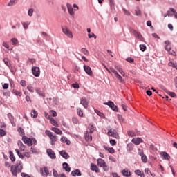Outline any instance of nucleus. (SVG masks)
I'll return each instance as SVG.
<instances>
[{"mask_svg":"<svg viewBox=\"0 0 177 177\" xmlns=\"http://www.w3.org/2000/svg\"><path fill=\"white\" fill-rule=\"evenodd\" d=\"M23 171V163L21 161H18L15 165H12L10 172L13 176H17V174H20Z\"/></svg>","mask_w":177,"mask_h":177,"instance_id":"1","label":"nucleus"},{"mask_svg":"<svg viewBox=\"0 0 177 177\" xmlns=\"http://www.w3.org/2000/svg\"><path fill=\"white\" fill-rule=\"evenodd\" d=\"M62 32H64V34L65 35H66V37H68V38H71V39L73 38V32H71L68 28L62 27Z\"/></svg>","mask_w":177,"mask_h":177,"instance_id":"2","label":"nucleus"},{"mask_svg":"<svg viewBox=\"0 0 177 177\" xmlns=\"http://www.w3.org/2000/svg\"><path fill=\"white\" fill-rule=\"evenodd\" d=\"M108 135L109 136H111L112 138H115V139H118V138H120L117 130L113 129H111L108 131Z\"/></svg>","mask_w":177,"mask_h":177,"instance_id":"3","label":"nucleus"},{"mask_svg":"<svg viewBox=\"0 0 177 177\" xmlns=\"http://www.w3.org/2000/svg\"><path fill=\"white\" fill-rule=\"evenodd\" d=\"M24 143L28 145V146H32V138H27L26 136L22 137Z\"/></svg>","mask_w":177,"mask_h":177,"instance_id":"4","label":"nucleus"},{"mask_svg":"<svg viewBox=\"0 0 177 177\" xmlns=\"http://www.w3.org/2000/svg\"><path fill=\"white\" fill-rule=\"evenodd\" d=\"M32 72L35 77H39L41 75V71L39 68L35 66L32 68Z\"/></svg>","mask_w":177,"mask_h":177,"instance_id":"5","label":"nucleus"},{"mask_svg":"<svg viewBox=\"0 0 177 177\" xmlns=\"http://www.w3.org/2000/svg\"><path fill=\"white\" fill-rule=\"evenodd\" d=\"M46 152L50 158H52V160L56 159V153H55V151H53L52 149H47Z\"/></svg>","mask_w":177,"mask_h":177,"instance_id":"6","label":"nucleus"},{"mask_svg":"<svg viewBox=\"0 0 177 177\" xmlns=\"http://www.w3.org/2000/svg\"><path fill=\"white\" fill-rule=\"evenodd\" d=\"M84 138L86 142H92V133L86 131L84 134Z\"/></svg>","mask_w":177,"mask_h":177,"instance_id":"7","label":"nucleus"},{"mask_svg":"<svg viewBox=\"0 0 177 177\" xmlns=\"http://www.w3.org/2000/svg\"><path fill=\"white\" fill-rule=\"evenodd\" d=\"M131 142L136 145V146L140 145V143H143V140L140 138H133Z\"/></svg>","mask_w":177,"mask_h":177,"instance_id":"8","label":"nucleus"},{"mask_svg":"<svg viewBox=\"0 0 177 177\" xmlns=\"http://www.w3.org/2000/svg\"><path fill=\"white\" fill-rule=\"evenodd\" d=\"M84 70L85 73H86V74H88V75H90L91 77H92V75H93L92 69L88 66L84 65Z\"/></svg>","mask_w":177,"mask_h":177,"instance_id":"9","label":"nucleus"},{"mask_svg":"<svg viewBox=\"0 0 177 177\" xmlns=\"http://www.w3.org/2000/svg\"><path fill=\"white\" fill-rule=\"evenodd\" d=\"M42 176L46 177L49 175V169L48 167H44L43 169H41Z\"/></svg>","mask_w":177,"mask_h":177,"instance_id":"10","label":"nucleus"},{"mask_svg":"<svg viewBox=\"0 0 177 177\" xmlns=\"http://www.w3.org/2000/svg\"><path fill=\"white\" fill-rule=\"evenodd\" d=\"M97 165L102 168V167L106 165V162L102 158H98L97 160Z\"/></svg>","mask_w":177,"mask_h":177,"instance_id":"11","label":"nucleus"},{"mask_svg":"<svg viewBox=\"0 0 177 177\" xmlns=\"http://www.w3.org/2000/svg\"><path fill=\"white\" fill-rule=\"evenodd\" d=\"M80 104H82L84 109H88V101H86V98L85 97L81 98Z\"/></svg>","mask_w":177,"mask_h":177,"instance_id":"12","label":"nucleus"},{"mask_svg":"<svg viewBox=\"0 0 177 177\" xmlns=\"http://www.w3.org/2000/svg\"><path fill=\"white\" fill-rule=\"evenodd\" d=\"M134 36L136 38H138L140 41H145V38H143V36H142V34L139 33V32L134 31Z\"/></svg>","mask_w":177,"mask_h":177,"instance_id":"13","label":"nucleus"},{"mask_svg":"<svg viewBox=\"0 0 177 177\" xmlns=\"http://www.w3.org/2000/svg\"><path fill=\"white\" fill-rule=\"evenodd\" d=\"M68 12L71 16H74V8L71 6L70 3H67Z\"/></svg>","mask_w":177,"mask_h":177,"instance_id":"14","label":"nucleus"},{"mask_svg":"<svg viewBox=\"0 0 177 177\" xmlns=\"http://www.w3.org/2000/svg\"><path fill=\"white\" fill-rule=\"evenodd\" d=\"M165 50H167V52H169L172 48L171 47V42L167 40L165 41Z\"/></svg>","mask_w":177,"mask_h":177,"instance_id":"15","label":"nucleus"},{"mask_svg":"<svg viewBox=\"0 0 177 177\" xmlns=\"http://www.w3.org/2000/svg\"><path fill=\"white\" fill-rule=\"evenodd\" d=\"M122 174L123 176H127V177H129L131 176V175H132V174L131 173V171L129 170H128V169H124L122 171Z\"/></svg>","mask_w":177,"mask_h":177,"instance_id":"16","label":"nucleus"},{"mask_svg":"<svg viewBox=\"0 0 177 177\" xmlns=\"http://www.w3.org/2000/svg\"><path fill=\"white\" fill-rule=\"evenodd\" d=\"M72 176H81L82 174H81V171L80 169H77L76 170H73L71 171Z\"/></svg>","mask_w":177,"mask_h":177,"instance_id":"17","label":"nucleus"},{"mask_svg":"<svg viewBox=\"0 0 177 177\" xmlns=\"http://www.w3.org/2000/svg\"><path fill=\"white\" fill-rule=\"evenodd\" d=\"M91 171H95V172H96L97 174L100 172L99 167H97V166H96V165H95L93 163L91 164Z\"/></svg>","mask_w":177,"mask_h":177,"instance_id":"18","label":"nucleus"},{"mask_svg":"<svg viewBox=\"0 0 177 177\" xmlns=\"http://www.w3.org/2000/svg\"><path fill=\"white\" fill-rule=\"evenodd\" d=\"M59 154L62 156V157H63V158H65V160L70 158V155L64 151H59Z\"/></svg>","mask_w":177,"mask_h":177,"instance_id":"19","label":"nucleus"},{"mask_svg":"<svg viewBox=\"0 0 177 177\" xmlns=\"http://www.w3.org/2000/svg\"><path fill=\"white\" fill-rule=\"evenodd\" d=\"M88 129H89L88 132L93 133V132H95V129H96V127H95V125H93V124L90 123L88 126Z\"/></svg>","mask_w":177,"mask_h":177,"instance_id":"20","label":"nucleus"},{"mask_svg":"<svg viewBox=\"0 0 177 177\" xmlns=\"http://www.w3.org/2000/svg\"><path fill=\"white\" fill-rule=\"evenodd\" d=\"M8 117L12 125H16V123H15V117H13V115H12V113H8Z\"/></svg>","mask_w":177,"mask_h":177,"instance_id":"21","label":"nucleus"},{"mask_svg":"<svg viewBox=\"0 0 177 177\" xmlns=\"http://www.w3.org/2000/svg\"><path fill=\"white\" fill-rule=\"evenodd\" d=\"M161 156H162V157H163L164 160H170L171 159V156L167 152H162Z\"/></svg>","mask_w":177,"mask_h":177,"instance_id":"22","label":"nucleus"},{"mask_svg":"<svg viewBox=\"0 0 177 177\" xmlns=\"http://www.w3.org/2000/svg\"><path fill=\"white\" fill-rule=\"evenodd\" d=\"M104 149H105V150L109 151V153L111 154H114V153H115V150H114V148L113 147L110 148L109 147L104 146Z\"/></svg>","mask_w":177,"mask_h":177,"instance_id":"23","label":"nucleus"},{"mask_svg":"<svg viewBox=\"0 0 177 177\" xmlns=\"http://www.w3.org/2000/svg\"><path fill=\"white\" fill-rule=\"evenodd\" d=\"M62 165L64 169H65L66 172H70L71 171V168L68 167V164L67 162H64Z\"/></svg>","mask_w":177,"mask_h":177,"instance_id":"24","label":"nucleus"},{"mask_svg":"<svg viewBox=\"0 0 177 177\" xmlns=\"http://www.w3.org/2000/svg\"><path fill=\"white\" fill-rule=\"evenodd\" d=\"M51 130L53 131V132H55V133H57V135H62L63 133L62 130L56 127H52Z\"/></svg>","mask_w":177,"mask_h":177,"instance_id":"25","label":"nucleus"},{"mask_svg":"<svg viewBox=\"0 0 177 177\" xmlns=\"http://www.w3.org/2000/svg\"><path fill=\"white\" fill-rule=\"evenodd\" d=\"M61 142L62 143H66V145H71V142L67 138V137H62L61 138Z\"/></svg>","mask_w":177,"mask_h":177,"instance_id":"26","label":"nucleus"},{"mask_svg":"<svg viewBox=\"0 0 177 177\" xmlns=\"http://www.w3.org/2000/svg\"><path fill=\"white\" fill-rule=\"evenodd\" d=\"M115 77L117 78V80H118L120 81V82L121 84H125V81L122 78V75H120V74L118 73L116 75H115Z\"/></svg>","mask_w":177,"mask_h":177,"instance_id":"27","label":"nucleus"},{"mask_svg":"<svg viewBox=\"0 0 177 177\" xmlns=\"http://www.w3.org/2000/svg\"><path fill=\"white\" fill-rule=\"evenodd\" d=\"M116 70L121 74V75H122V77H125V72H124L122 68L118 66L116 67Z\"/></svg>","mask_w":177,"mask_h":177,"instance_id":"28","label":"nucleus"},{"mask_svg":"<svg viewBox=\"0 0 177 177\" xmlns=\"http://www.w3.org/2000/svg\"><path fill=\"white\" fill-rule=\"evenodd\" d=\"M50 122L52 124V125H54V127H57V128H59V124H57V122L53 118H50Z\"/></svg>","mask_w":177,"mask_h":177,"instance_id":"29","label":"nucleus"},{"mask_svg":"<svg viewBox=\"0 0 177 177\" xmlns=\"http://www.w3.org/2000/svg\"><path fill=\"white\" fill-rule=\"evenodd\" d=\"M36 93L39 95V96H41L42 97H45V93H42V91H41V89L39 88H36L35 89Z\"/></svg>","mask_w":177,"mask_h":177,"instance_id":"30","label":"nucleus"},{"mask_svg":"<svg viewBox=\"0 0 177 177\" xmlns=\"http://www.w3.org/2000/svg\"><path fill=\"white\" fill-rule=\"evenodd\" d=\"M31 117H32V118H37L38 117V112L35 110H32L31 112Z\"/></svg>","mask_w":177,"mask_h":177,"instance_id":"31","label":"nucleus"},{"mask_svg":"<svg viewBox=\"0 0 177 177\" xmlns=\"http://www.w3.org/2000/svg\"><path fill=\"white\" fill-rule=\"evenodd\" d=\"M81 50L84 55H86V56H89V51H88V49L86 48H82Z\"/></svg>","mask_w":177,"mask_h":177,"instance_id":"32","label":"nucleus"},{"mask_svg":"<svg viewBox=\"0 0 177 177\" xmlns=\"http://www.w3.org/2000/svg\"><path fill=\"white\" fill-rule=\"evenodd\" d=\"M77 113L79 117H84V112L82 111V110H81L80 108H78L77 109Z\"/></svg>","mask_w":177,"mask_h":177,"instance_id":"33","label":"nucleus"},{"mask_svg":"<svg viewBox=\"0 0 177 177\" xmlns=\"http://www.w3.org/2000/svg\"><path fill=\"white\" fill-rule=\"evenodd\" d=\"M10 158L11 161H12V162L16 161V158L15 157L13 152H12L11 151H10Z\"/></svg>","mask_w":177,"mask_h":177,"instance_id":"34","label":"nucleus"},{"mask_svg":"<svg viewBox=\"0 0 177 177\" xmlns=\"http://www.w3.org/2000/svg\"><path fill=\"white\" fill-rule=\"evenodd\" d=\"M109 71L111 73L109 74H111V73H113L114 74V75H116L118 73V72H117V71H115V69H114V68H113V67L109 68Z\"/></svg>","mask_w":177,"mask_h":177,"instance_id":"35","label":"nucleus"},{"mask_svg":"<svg viewBox=\"0 0 177 177\" xmlns=\"http://www.w3.org/2000/svg\"><path fill=\"white\" fill-rule=\"evenodd\" d=\"M15 151L17 154L19 156V158H22V159L24 158V155L20 153V151H19V149H16Z\"/></svg>","mask_w":177,"mask_h":177,"instance_id":"36","label":"nucleus"},{"mask_svg":"<svg viewBox=\"0 0 177 177\" xmlns=\"http://www.w3.org/2000/svg\"><path fill=\"white\" fill-rule=\"evenodd\" d=\"M37 60L34 58H28L27 60V63H30V64H34V63H36Z\"/></svg>","mask_w":177,"mask_h":177,"instance_id":"37","label":"nucleus"},{"mask_svg":"<svg viewBox=\"0 0 177 177\" xmlns=\"http://www.w3.org/2000/svg\"><path fill=\"white\" fill-rule=\"evenodd\" d=\"M104 104H105L106 106H109V107L111 109V107L114 106V102H113L112 101H109L108 102H104Z\"/></svg>","mask_w":177,"mask_h":177,"instance_id":"38","label":"nucleus"},{"mask_svg":"<svg viewBox=\"0 0 177 177\" xmlns=\"http://www.w3.org/2000/svg\"><path fill=\"white\" fill-rule=\"evenodd\" d=\"M95 113H96V114H97V115H99L100 117H102V118L104 117V114H103V113L100 112V111L95 109Z\"/></svg>","mask_w":177,"mask_h":177,"instance_id":"39","label":"nucleus"},{"mask_svg":"<svg viewBox=\"0 0 177 177\" xmlns=\"http://www.w3.org/2000/svg\"><path fill=\"white\" fill-rule=\"evenodd\" d=\"M18 132L21 136H24V129H23L21 127L18 129Z\"/></svg>","mask_w":177,"mask_h":177,"instance_id":"40","label":"nucleus"},{"mask_svg":"<svg viewBox=\"0 0 177 177\" xmlns=\"http://www.w3.org/2000/svg\"><path fill=\"white\" fill-rule=\"evenodd\" d=\"M168 64H169V66L170 67H173V68H176V70H177V64H176V63L170 62Z\"/></svg>","mask_w":177,"mask_h":177,"instance_id":"41","label":"nucleus"},{"mask_svg":"<svg viewBox=\"0 0 177 177\" xmlns=\"http://www.w3.org/2000/svg\"><path fill=\"white\" fill-rule=\"evenodd\" d=\"M141 160H142V162H145V163L147 162V156H146V155H145V154L142 155Z\"/></svg>","mask_w":177,"mask_h":177,"instance_id":"42","label":"nucleus"},{"mask_svg":"<svg viewBox=\"0 0 177 177\" xmlns=\"http://www.w3.org/2000/svg\"><path fill=\"white\" fill-rule=\"evenodd\" d=\"M34 14V9L30 8L28 11V15L30 17H32V15Z\"/></svg>","mask_w":177,"mask_h":177,"instance_id":"43","label":"nucleus"},{"mask_svg":"<svg viewBox=\"0 0 177 177\" xmlns=\"http://www.w3.org/2000/svg\"><path fill=\"white\" fill-rule=\"evenodd\" d=\"M27 89L28 91H29V92H30L31 93H34V87H32L31 85H28L27 86Z\"/></svg>","mask_w":177,"mask_h":177,"instance_id":"44","label":"nucleus"},{"mask_svg":"<svg viewBox=\"0 0 177 177\" xmlns=\"http://www.w3.org/2000/svg\"><path fill=\"white\" fill-rule=\"evenodd\" d=\"M127 150H129V151H132V150H133V145L128 144L127 145Z\"/></svg>","mask_w":177,"mask_h":177,"instance_id":"45","label":"nucleus"},{"mask_svg":"<svg viewBox=\"0 0 177 177\" xmlns=\"http://www.w3.org/2000/svg\"><path fill=\"white\" fill-rule=\"evenodd\" d=\"M135 13L136 16H142V11H140V9L137 8L135 11Z\"/></svg>","mask_w":177,"mask_h":177,"instance_id":"46","label":"nucleus"},{"mask_svg":"<svg viewBox=\"0 0 177 177\" xmlns=\"http://www.w3.org/2000/svg\"><path fill=\"white\" fill-rule=\"evenodd\" d=\"M50 139L52 142H57V136H52L51 137H50Z\"/></svg>","mask_w":177,"mask_h":177,"instance_id":"47","label":"nucleus"},{"mask_svg":"<svg viewBox=\"0 0 177 177\" xmlns=\"http://www.w3.org/2000/svg\"><path fill=\"white\" fill-rule=\"evenodd\" d=\"M140 49L142 52H145L146 50V45L145 44H140Z\"/></svg>","mask_w":177,"mask_h":177,"instance_id":"48","label":"nucleus"},{"mask_svg":"<svg viewBox=\"0 0 177 177\" xmlns=\"http://www.w3.org/2000/svg\"><path fill=\"white\" fill-rule=\"evenodd\" d=\"M13 93L16 95V96H21V92L17 91V90H13Z\"/></svg>","mask_w":177,"mask_h":177,"instance_id":"49","label":"nucleus"},{"mask_svg":"<svg viewBox=\"0 0 177 177\" xmlns=\"http://www.w3.org/2000/svg\"><path fill=\"white\" fill-rule=\"evenodd\" d=\"M3 62L8 67H9V65L10 64V62H9V59L8 58H4Z\"/></svg>","mask_w":177,"mask_h":177,"instance_id":"50","label":"nucleus"},{"mask_svg":"<svg viewBox=\"0 0 177 177\" xmlns=\"http://www.w3.org/2000/svg\"><path fill=\"white\" fill-rule=\"evenodd\" d=\"M11 42H12V45H17L18 41L16 38L11 39Z\"/></svg>","mask_w":177,"mask_h":177,"instance_id":"51","label":"nucleus"},{"mask_svg":"<svg viewBox=\"0 0 177 177\" xmlns=\"http://www.w3.org/2000/svg\"><path fill=\"white\" fill-rule=\"evenodd\" d=\"M6 135V131L3 129H0V137L5 136Z\"/></svg>","mask_w":177,"mask_h":177,"instance_id":"52","label":"nucleus"},{"mask_svg":"<svg viewBox=\"0 0 177 177\" xmlns=\"http://www.w3.org/2000/svg\"><path fill=\"white\" fill-rule=\"evenodd\" d=\"M88 38H95V39L97 38V37L96 36V35H95V33H92L91 35L88 34Z\"/></svg>","mask_w":177,"mask_h":177,"instance_id":"53","label":"nucleus"},{"mask_svg":"<svg viewBox=\"0 0 177 177\" xmlns=\"http://www.w3.org/2000/svg\"><path fill=\"white\" fill-rule=\"evenodd\" d=\"M127 135L129 136H131V138H133V136H135V131H128Z\"/></svg>","mask_w":177,"mask_h":177,"instance_id":"54","label":"nucleus"},{"mask_svg":"<svg viewBox=\"0 0 177 177\" xmlns=\"http://www.w3.org/2000/svg\"><path fill=\"white\" fill-rule=\"evenodd\" d=\"M20 85H21V86L25 87L26 85H27V82H26V80H21Z\"/></svg>","mask_w":177,"mask_h":177,"instance_id":"55","label":"nucleus"},{"mask_svg":"<svg viewBox=\"0 0 177 177\" xmlns=\"http://www.w3.org/2000/svg\"><path fill=\"white\" fill-rule=\"evenodd\" d=\"M16 3V0H10V1L8 3V6H13Z\"/></svg>","mask_w":177,"mask_h":177,"instance_id":"56","label":"nucleus"},{"mask_svg":"<svg viewBox=\"0 0 177 177\" xmlns=\"http://www.w3.org/2000/svg\"><path fill=\"white\" fill-rule=\"evenodd\" d=\"M127 62H129V63H133L135 62V59L132 57H128L126 59Z\"/></svg>","mask_w":177,"mask_h":177,"instance_id":"57","label":"nucleus"},{"mask_svg":"<svg viewBox=\"0 0 177 177\" xmlns=\"http://www.w3.org/2000/svg\"><path fill=\"white\" fill-rule=\"evenodd\" d=\"M171 12H172L174 15V17L176 19H177V12L176 10H175V9L174 8H170Z\"/></svg>","mask_w":177,"mask_h":177,"instance_id":"58","label":"nucleus"},{"mask_svg":"<svg viewBox=\"0 0 177 177\" xmlns=\"http://www.w3.org/2000/svg\"><path fill=\"white\" fill-rule=\"evenodd\" d=\"M24 156L25 157H27V158H30V157H31V154L30 153V152H24Z\"/></svg>","mask_w":177,"mask_h":177,"instance_id":"59","label":"nucleus"},{"mask_svg":"<svg viewBox=\"0 0 177 177\" xmlns=\"http://www.w3.org/2000/svg\"><path fill=\"white\" fill-rule=\"evenodd\" d=\"M111 110H113V111H118V108L117 107V106H115L114 104H113V106H112V107L111 108Z\"/></svg>","mask_w":177,"mask_h":177,"instance_id":"60","label":"nucleus"},{"mask_svg":"<svg viewBox=\"0 0 177 177\" xmlns=\"http://www.w3.org/2000/svg\"><path fill=\"white\" fill-rule=\"evenodd\" d=\"M72 121H73V124H78V122H79L78 118H73Z\"/></svg>","mask_w":177,"mask_h":177,"instance_id":"61","label":"nucleus"},{"mask_svg":"<svg viewBox=\"0 0 177 177\" xmlns=\"http://www.w3.org/2000/svg\"><path fill=\"white\" fill-rule=\"evenodd\" d=\"M50 114L53 117H56V115H57V113H56V111L53 110L50 111Z\"/></svg>","mask_w":177,"mask_h":177,"instance_id":"62","label":"nucleus"},{"mask_svg":"<svg viewBox=\"0 0 177 177\" xmlns=\"http://www.w3.org/2000/svg\"><path fill=\"white\" fill-rule=\"evenodd\" d=\"M103 169L107 172V171H109V166H107V164L105 163V165L104 166H102Z\"/></svg>","mask_w":177,"mask_h":177,"instance_id":"63","label":"nucleus"},{"mask_svg":"<svg viewBox=\"0 0 177 177\" xmlns=\"http://www.w3.org/2000/svg\"><path fill=\"white\" fill-rule=\"evenodd\" d=\"M138 154L139 156H142L143 155H145V153H143V151L140 149H138Z\"/></svg>","mask_w":177,"mask_h":177,"instance_id":"64","label":"nucleus"}]
</instances>
